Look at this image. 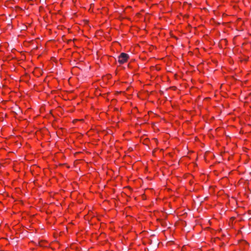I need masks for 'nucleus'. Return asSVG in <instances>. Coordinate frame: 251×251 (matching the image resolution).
Masks as SVG:
<instances>
[{
    "instance_id": "1",
    "label": "nucleus",
    "mask_w": 251,
    "mask_h": 251,
    "mask_svg": "<svg viewBox=\"0 0 251 251\" xmlns=\"http://www.w3.org/2000/svg\"><path fill=\"white\" fill-rule=\"evenodd\" d=\"M129 58L127 54L125 53H122L118 57V62L120 64H122L126 62Z\"/></svg>"
}]
</instances>
